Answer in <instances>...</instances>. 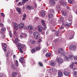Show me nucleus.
<instances>
[{"label":"nucleus","mask_w":77,"mask_h":77,"mask_svg":"<svg viewBox=\"0 0 77 77\" xmlns=\"http://www.w3.org/2000/svg\"><path fill=\"white\" fill-rule=\"evenodd\" d=\"M59 41V40L58 39H56L54 41V42H56L57 41Z\"/></svg>","instance_id":"4d7b16f0"},{"label":"nucleus","mask_w":77,"mask_h":77,"mask_svg":"<svg viewBox=\"0 0 77 77\" xmlns=\"http://www.w3.org/2000/svg\"><path fill=\"white\" fill-rule=\"evenodd\" d=\"M15 43L17 45V47L18 45V44H21L20 43L18 42V39L17 38H16L15 39Z\"/></svg>","instance_id":"b1692460"},{"label":"nucleus","mask_w":77,"mask_h":77,"mask_svg":"<svg viewBox=\"0 0 77 77\" xmlns=\"http://www.w3.org/2000/svg\"><path fill=\"white\" fill-rule=\"evenodd\" d=\"M63 72L64 75L66 76H68V75L70 74V72H69L66 71H64Z\"/></svg>","instance_id":"a211bd4d"},{"label":"nucleus","mask_w":77,"mask_h":77,"mask_svg":"<svg viewBox=\"0 0 77 77\" xmlns=\"http://www.w3.org/2000/svg\"><path fill=\"white\" fill-rule=\"evenodd\" d=\"M59 22L62 24L63 26L66 27H69L71 26V24L69 23H66L65 22H64L63 20H62V18L60 19L59 20Z\"/></svg>","instance_id":"f03ea898"},{"label":"nucleus","mask_w":77,"mask_h":77,"mask_svg":"<svg viewBox=\"0 0 77 77\" xmlns=\"http://www.w3.org/2000/svg\"><path fill=\"white\" fill-rule=\"evenodd\" d=\"M41 15L43 17L45 16V11H43L41 12Z\"/></svg>","instance_id":"aec40b11"},{"label":"nucleus","mask_w":77,"mask_h":77,"mask_svg":"<svg viewBox=\"0 0 77 77\" xmlns=\"http://www.w3.org/2000/svg\"><path fill=\"white\" fill-rule=\"evenodd\" d=\"M58 75L60 76H63V73L61 72H58Z\"/></svg>","instance_id":"58836bf2"},{"label":"nucleus","mask_w":77,"mask_h":77,"mask_svg":"<svg viewBox=\"0 0 77 77\" xmlns=\"http://www.w3.org/2000/svg\"><path fill=\"white\" fill-rule=\"evenodd\" d=\"M67 9H68V10H69V7H67Z\"/></svg>","instance_id":"338daca9"},{"label":"nucleus","mask_w":77,"mask_h":77,"mask_svg":"<svg viewBox=\"0 0 77 77\" xmlns=\"http://www.w3.org/2000/svg\"><path fill=\"white\" fill-rule=\"evenodd\" d=\"M18 45V49L19 51H20V52L21 53H23V47H26V45H23L19 44L17 45Z\"/></svg>","instance_id":"7ed1b4c3"},{"label":"nucleus","mask_w":77,"mask_h":77,"mask_svg":"<svg viewBox=\"0 0 77 77\" xmlns=\"http://www.w3.org/2000/svg\"><path fill=\"white\" fill-rule=\"evenodd\" d=\"M61 14H62V15H63V16H66V15H67V13L65 11H62Z\"/></svg>","instance_id":"393cba45"},{"label":"nucleus","mask_w":77,"mask_h":77,"mask_svg":"<svg viewBox=\"0 0 77 77\" xmlns=\"http://www.w3.org/2000/svg\"><path fill=\"white\" fill-rule=\"evenodd\" d=\"M12 68L14 69H15V65H13L11 66Z\"/></svg>","instance_id":"a18cd8bd"},{"label":"nucleus","mask_w":77,"mask_h":77,"mask_svg":"<svg viewBox=\"0 0 77 77\" xmlns=\"http://www.w3.org/2000/svg\"><path fill=\"white\" fill-rule=\"evenodd\" d=\"M75 49H76V47L74 45H71L69 47V50L71 51H75Z\"/></svg>","instance_id":"423d86ee"},{"label":"nucleus","mask_w":77,"mask_h":77,"mask_svg":"<svg viewBox=\"0 0 77 77\" xmlns=\"http://www.w3.org/2000/svg\"><path fill=\"white\" fill-rule=\"evenodd\" d=\"M73 77H77V71H75L73 75Z\"/></svg>","instance_id":"c756f323"},{"label":"nucleus","mask_w":77,"mask_h":77,"mask_svg":"<svg viewBox=\"0 0 77 77\" xmlns=\"http://www.w3.org/2000/svg\"><path fill=\"white\" fill-rule=\"evenodd\" d=\"M37 29L38 32H41L43 30V27L42 26L40 25H38L37 26Z\"/></svg>","instance_id":"9d476101"},{"label":"nucleus","mask_w":77,"mask_h":77,"mask_svg":"<svg viewBox=\"0 0 77 77\" xmlns=\"http://www.w3.org/2000/svg\"><path fill=\"white\" fill-rule=\"evenodd\" d=\"M1 15L2 16V17H5V15L3 13H1Z\"/></svg>","instance_id":"13d9d810"},{"label":"nucleus","mask_w":77,"mask_h":77,"mask_svg":"<svg viewBox=\"0 0 77 77\" xmlns=\"http://www.w3.org/2000/svg\"><path fill=\"white\" fill-rule=\"evenodd\" d=\"M31 52L32 53H35V49H33L31 50Z\"/></svg>","instance_id":"c03bdc74"},{"label":"nucleus","mask_w":77,"mask_h":77,"mask_svg":"<svg viewBox=\"0 0 77 77\" xmlns=\"http://www.w3.org/2000/svg\"><path fill=\"white\" fill-rule=\"evenodd\" d=\"M64 59L65 61H68L69 60V58L66 56L65 57Z\"/></svg>","instance_id":"e433bc0d"},{"label":"nucleus","mask_w":77,"mask_h":77,"mask_svg":"<svg viewBox=\"0 0 77 77\" xmlns=\"http://www.w3.org/2000/svg\"><path fill=\"white\" fill-rule=\"evenodd\" d=\"M41 41H42V39L41 38L38 40L39 42H41Z\"/></svg>","instance_id":"680f3d73"},{"label":"nucleus","mask_w":77,"mask_h":77,"mask_svg":"<svg viewBox=\"0 0 77 77\" xmlns=\"http://www.w3.org/2000/svg\"><path fill=\"white\" fill-rule=\"evenodd\" d=\"M12 26H13L15 30H17L18 28L21 29L24 27V24L21 23L18 25V24L14 22L12 23Z\"/></svg>","instance_id":"f257e3e1"},{"label":"nucleus","mask_w":77,"mask_h":77,"mask_svg":"<svg viewBox=\"0 0 77 77\" xmlns=\"http://www.w3.org/2000/svg\"><path fill=\"white\" fill-rule=\"evenodd\" d=\"M34 38L35 39H37L39 38V33L37 32H34L33 33Z\"/></svg>","instance_id":"39448f33"},{"label":"nucleus","mask_w":77,"mask_h":77,"mask_svg":"<svg viewBox=\"0 0 77 77\" xmlns=\"http://www.w3.org/2000/svg\"><path fill=\"white\" fill-rule=\"evenodd\" d=\"M6 57H8L10 54V51L9 50L7 51V50H5L4 51Z\"/></svg>","instance_id":"ddd939ff"},{"label":"nucleus","mask_w":77,"mask_h":77,"mask_svg":"<svg viewBox=\"0 0 77 77\" xmlns=\"http://www.w3.org/2000/svg\"><path fill=\"white\" fill-rule=\"evenodd\" d=\"M15 65H17V66H18L19 65V64H18V62L17 60H16L15 61Z\"/></svg>","instance_id":"37998d69"},{"label":"nucleus","mask_w":77,"mask_h":77,"mask_svg":"<svg viewBox=\"0 0 77 77\" xmlns=\"http://www.w3.org/2000/svg\"><path fill=\"white\" fill-rule=\"evenodd\" d=\"M9 35H10V37L11 38H12V34L11 32H9Z\"/></svg>","instance_id":"ea45409f"},{"label":"nucleus","mask_w":77,"mask_h":77,"mask_svg":"<svg viewBox=\"0 0 77 77\" xmlns=\"http://www.w3.org/2000/svg\"><path fill=\"white\" fill-rule=\"evenodd\" d=\"M75 35V32L72 31L69 34V40H71L74 38V35Z\"/></svg>","instance_id":"0eeeda50"},{"label":"nucleus","mask_w":77,"mask_h":77,"mask_svg":"<svg viewBox=\"0 0 77 77\" xmlns=\"http://www.w3.org/2000/svg\"><path fill=\"white\" fill-rule=\"evenodd\" d=\"M26 29H29V30H32L33 29V26L31 25H29L26 26Z\"/></svg>","instance_id":"6ab92c4d"},{"label":"nucleus","mask_w":77,"mask_h":77,"mask_svg":"<svg viewBox=\"0 0 77 77\" xmlns=\"http://www.w3.org/2000/svg\"><path fill=\"white\" fill-rule=\"evenodd\" d=\"M2 47L4 51L6 50L7 47V45L6 43L3 44L2 45Z\"/></svg>","instance_id":"4468645a"},{"label":"nucleus","mask_w":77,"mask_h":77,"mask_svg":"<svg viewBox=\"0 0 77 77\" xmlns=\"http://www.w3.org/2000/svg\"><path fill=\"white\" fill-rule=\"evenodd\" d=\"M26 8L28 9H29V10L34 9V7L32 6L29 5H27L26 6Z\"/></svg>","instance_id":"f8f14e48"},{"label":"nucleus","mask_w":77,"mask_h":77,"mask_svg":"<svg viewBox=\"0 0 77 77\" xmlns=\"http://www.w3.org/2000/svg\"><path fill=\"white\" fill-rule=\"evenodd\" d=\"M41 23L42 24V25L44 26L45 27V21L43 20H41Z\"/></svg>","instance_id":"4be33fe9"},{"label":"nucleus","mask_w":77,"mask_h":77,"mask_svg":"<svg viewBox=\"0 0 77 77\" xmlns=\"http://www.w3.org/2000/svg\"><path fill=\"white\" fill-rule=\"evenodd\" d=\"M73 57H74V55H70L69 56V59H72V58H73Z\"/></svg>","instance_id":"4c0bfd02"},{"label":"nucleus","mask_w":77,"mask_h":77,"mask_svg":"<svg viewBox=\"0 0 77 77\" xmlns=\"http://www.w3.org/2000/svg\"><path fill=\"white\" fill-rule=\"evenodd\" d=\"M6 30V28H2L0 31V33L1 34H3L5 32V31Z\"/></svg>","instance_id":"412c9836"},{"label":"nucleus","mask_w":77,"mask_h":77,"mask_svg":"<svg viewBox=\"0 0 77 77\" xmlns=\"http://www.w3.org/2000/svg\"><path fill=\"white\" fill-rule=\"evenodd\" d=\"M49 3L51 4V5H52V6L55 5L56 4V2H54V1L53 0L50 1Z\"/></svg>","instance_id":"f3484780"},{"label":"nucleus","mask_w":77,"mask_h":77,"mask_svg":"<svg viewBox=\"0 0 77 77\" xmlns=\"http://www.w3.org/2000/svg\"><path fill=\"white\" fill-rule=\"evenodd\" d=\"M56 64V63H55V62L54 61H51V66H55V64Z\"/></svg>","instance_id":"cd10ccee"},{"label":"nucleus","mask_w":77,"mask_h":77,"mask_svg":"<svg viewBox=\"0 0 77 77\" xmlns=\"http://www.w3.org/2000/svg\"><path fill=\"white\" fill-rule=\"evenodd\" d=\"M56 9L58 11H59L61 9V7L59 4L57 5L56 6Z\"/></svg>","instance_id":"dca6fc26"},{"label":"nucleus","mask_w":77,"mask_h":77,"mask_svg":"<svg viewBox=\"0 0 77 77\" xmlns=\"http://www.w3.org/2000/svg\"><path fill=\"white\" fill-rule=\"evenodd\" d=\"M14 35H16V34H17V32H16V31H15L14 32Z\"/></svg>","instance_id":"69168bd1"},{"label":"nucleus","mask_w":77,"mask_h":77,"mask_svg":"<svg viewBox=\"0 0 77 77\" xmlns=\"http://www.w3.org/2000/svg\"><path fill=\"white\" fill-rule=\"evenodd\" d=\"M1 36H2V38H4L5 36V34H2Z\"/></svg>","instance_id":"8fccbe9b"},{"label":"nucleus","mask_w":77,"mask_h":77,"mask_svg":"<svg viewBox=\"0 0 77 77\" xmlns=\"http://www.w3.org/2000/svg\"><path fill=\"white\" fill-rule=\"evenodd\" d=\"M23 18H26V14H23Z\"/></svg>","instance_id":"864d4df0"},{"label":"nucleus","mask_w":77,"mask_h":77,"mask_svg":"<svg viewBox=\"0 0 77 77\" xmlns=\"http://www.w3.org/2000/svg\"><path fill=\"white\" fill-rule=\"evenodd\" d=\"M17 75V73L15 72H13L12 74V77H15L16 75Z\"/></svg>","instance_id":"bb28decb"},{"label":"nucleus","mask_w":77,"mask_h":77,"mask_svg":"<svg viewBox=\"0 0 77 77\" xmlns=\"http://www.w3.org/2000/svg\"><path fill=\"white\" fill-rule=\"evenodd\" d=\"M53 14H50L49 13V14L48 15V17H49V18H53Z\"/></svg>","instance_id":"c85d7f7f"},{"label":"nucleus","mask_w":77,"mask_h":77,"mask_svg":"<svg viewBox=\"0 0 77 77\" xmlns=\"http://www.w3.org/2000/svg\"><path fill=\"white\" fill-rule=\"evenodd\" d=\"M75 28H77V24L75 26Z\"/></svg>","instance_id":"774afa93"},{"label":"nucleus","mask_w":77,"mask_h":77,"mask_svg":"<svg viewBox=\"0 0 77 77\" xmlns=\"http://www.w3.org/2000/svg\"><path fill=\"white\" fill-rule=\"evenodd\" d=\"M48 12L49 14H54V11L52 9L49 10Z\"/></svg>","instance_id":"7c9ffc66"},{"label":"nucleus","mask_w":77,"mask_h":77,"mask_svg":"<svg viewBox=\"0 0 77 77\" xmlns=\"http://www.w3.org/2000/svg\"><path fill=\"white\" fill-rule=\"evenodd\" d=\"M58 52L59 54H61L63 56L65 55V53H64V52H63V49L62 48L58 49Z\"/></svg>","instance_id":"6e6552de"},{"label":"nucleus","mask_w":77,"mask_h":77,"mask_svg":"<svg viewBox=\"0 0 77 77\" xmlns=\"http://www.w3.org/2000/svg\"><path fill=\"white\" fill-rule=\"evenodd\" d=\"M57 61L58 63H63V59L60 57H58L57 59Z\"/></svg>","instance_id":"1a4fd4ad"},{"label":"nucleus","mask_w":77,"mask_h":77,"mask_svg":"<svg viewBox=\"0 0 77 77\" xmlns=\"http://www.w3.org/2000/svg\"><path fill=\"white\" fill-rule=\"evenodd\" d=\"M16 57H15V55H13V59L14 60H15V59H16Z\"/></svg>","instance_id":"6e6d98bb"},{"label":"nucleus","mask_w":77,"mask_h":77,"mask_svg":"<svg viewBox=\"0 0 77 77\" xmlns=\"http://www.w3.org/2000/svg\"><path fill=\"white\" fill-rule=\"evenodd\" d=\"M68 20L69 21V22H71L72 21V16H71L70 17H69L68 19Z\"/></svg>","instance_id":"2f4dec72"},{"label":"nucleus","mask_w":77,"mask_h":77,"mask_svg":"<svg viewBox=\"0 0 77 77\" xmlns=\"http://www.w3.org/2000/svg\"><path fill=\"white\" fill-rule=\"evenodd\" d=\"M58 32H57V33H55V34L57 36H59V34H58Z\"/></svg>","instance_id":"052dcab7"},{"label":"nucleus","mask_w":77,"mask_h":77,"mask_svg":"<svg viewBox=\"0 0 77 77\" xmlns=\"http://www.w3.org/2000/svg\"><path fill=\"white\" fill-rule=\"evenodd\" d=\"M29 0H23L22 2H23V3H26V2H28Z\"/></svg>","instance_id":"603ef678"},{"label":"nucleus","mask_w":77,"mask_h":77,"mask_svg":"<svg viewBox=\"0 0 77 77\" xmlns=\"http://www.w3.org/2000/svg\"><path fill=\"white\" fill-rule=\"evenodd\" d=\"M68 3L70 4H73L74 3V1L73 0H69Z\"/></svg>","instance_id":"72a5a7b5"},{"label":"nucleus","mask_w":77,"mask_h":77,"mask_svg":"<svg viewBox=\"0 0 77 77\" xmlns=\"http://www.w3.org/2000/svg\"><path fill=\"white\" fill-rule=\"evenodd\" d=\"M23 60H24L23 57H21L19 59V61L21 63H23Z\"/></svg>","instance_id":"473e14b6"},{"label":"nucleus","mask_w":77,"mask_h":77,"mask_svg":"<svg viewBox=\"0 0 77 77\" xmlns=\"http://www.w3.org/2000/svg\"><path fill=\"white\" fill-rule=\"evenodd\" d=\"M51 56V53L50 52H48L46 54V57H50Z\"/></svg>","instance_id":"a878e982"},{"label":"nucleus","mask_w":77,"mask_h":77,"mask_svg":"<svg viewBox=\"0 0 77 77\" xmlns=\"http://www.w3.org/2000/svg\"><path fill=\"white\" fill-rule=\"evenodd\" d=\"M35 49L37 50H40V47H39V46H37L35 48Z\"/></svg>","instance_id":"49530a36"},{"label":"nucleus","mask_w":77,"mask_h":77,"mask_svg":"<svg viewBox=\"0 0 77 77\" xmlns=\"http://www.w3.org/2000/svg\"><path fill=\"white\" fill-rule=\"evenodd\" d=\"M53 50L54 51V52H55V53H56V48H54L53 49Z\"/></svg>","instance_id":"5fc2aeb1"},{"label":"nucleus","mask_w":77,"mask_h":77,"mask_svg":"<svg viewBox=\"0 0 77 77\" xmlns=\"http://www.w3.org/2000/svg\"><path fill=\"white\" fill-rule=\"evenodd\" d=\"M39 64L40 65V66H43V64H42V63L41 62H39Z\"/></svg>","instance_id":"de8ad7c7"},{"label":"nucleus","mask_w":77,"mask_h":77,"mask_svg":"<svg viewBox=\"0 0 77 77\" xmlns=\"http://www.w3.org/2000/svg\"><path fill=\"white\" fill-rule=\"evenodd\" d=\"M42 51L44 52V53H45V52H46V50H45V49H43L42 50Z\"/></svg>","instance_id":"bf43d9fd"},{"label":"nucleus","mask_w":77,"mask_h":77,"mask_svg":"<svg viewBox=\"0 0 77 77\" xmlns=\"http://www.w3.org/2000/svg\"><path fill=\"white\" fill-rule=\"evenodd\" d=\"M74 59L75 60H77V56H74Z\"/></svg>","instance_id":"09e8293b"},{"label":"nucleus","mask_w":77,"mask_h":77,"mask_svg":"<svg viewBox=\"0 0 77 77\" xmlns=\"http://www.w3.org/2000/svg\"><path fill=\"white\" fill-rule=\"evenodd\" d=\"M74 64L73 63L71 64L70 66V67L71 68H73Z\"/></svg>","instance_id":"79ce46f5"},{"label":"nucleus","mask_w":77,"mask_h":77,"mask_svg":"<svg viewBox=\"0 0 77 77\" xmlns=\"http://www.w3.org/2000/svg\"><path fill=\"white\" fill-rule=\"evenodd\" d=\"M16 11L19 13V14H21L22 13V9L20 8H17Z\"/></svg>","instance_id":"2eb2a0df"},{"label":"nucleus","mask_w":77,"mask_h":77,"mask_svg":"<svg viewBox=\"0 0 77 77\" xmlns=\"http://www.w3.org/2000/svg\"><path fill=\"white\" fill-rule=\"evenodd\" d=\"M61 29H64V27H63V26H62L60 27Z\"/></svg>","instance_id":"0e129e2a"},{"label":"nucleus","mask_w":77,"mask_h":77,"mask_svg":"<svg viewBox=\"0 0 77 77\" xmlns=\"http://www.w3.org/2000/svg\"><path fill=\"white\" fill-rule=\"evenodd\" d=\"M35 42H35V41L32 40L30 41V43H31V44H35Z\"/></svg>","instance_id":"a19ab883"},{"label":"nucleus","mask_w":77,"mask_h":77,"mask_svg":"<svg viewBox=\"0 0 77 77\" xmlns=\"http://www.w3.org/2000/svg\"><path fill=\"white\" fill-rule=\"evenodd\" d=\"M20 37L22 38H26L27 37V35L26 33L24 34V33H22V34L20 35Z\"/></svg>","instance_id":"9b49d317"},{"label":"nucleus","mask_w":77,"mask_h":77,"mask_svg":"<svg viewBox=\"0 0 77 77\" xmlns=\"http://www.w3.org/2000/svg\"><path fill=\"white\" fill-rule=\"evenodd\" d=\"M73 70H76L77 69V68H73Z\"/></svg>","instance_id":"e2e57ef3"},{"label":"nucleus","mask_w":77,"mask_h":77,"mask_svg":"<svg viewBox=\"0 0 77 77\" xmlns=\"http://www.w3.org/2000/svg\"><path fill=\"white\" fill-rule=\"evenodd\" d=\"M23 3L24 2H20L18 3V5H20V6H22V5H23Z\"/></svg>","instance_id":"c9c22d12"},{"label":"nucleus","mask_w":77,"mask_h":77,"mask_svg":"<svg viewBox=\"0 0 77 77\" xmlns=\"http://www.w3.org/2000/svg\"><path fill=\"white\" fill-rule=\"evenodd\" d=\"M61 4L64 7H65L66 6V5H67V3L66 2L63 1L61 3Z\"/></svg>","instance_id":"5701e85b"},{"label":"nucleus","mask_w":77,"mask_h":77,"mask_svg":"<svg viewBox=\"0 0 77 77\" xmlns=\"http://www.w3.org/2000/svg\"><path fill=\"white\" fill-rule=\"evenodd\" d=\"M0 76L1 77H6V75L4 73H1Z\"/></svg>","instance_id":"f704fd0d"},{"label":"nucleus","mask_w":77,"mask_h":77,"mask_svg":"<svg viewBox=\"0 0 77 77\" xmlns=\"http://www.w3.org/2000/svg\"><path fill=\"white\" fill-rule=\"evenodd\" d=\"M56 71V69L54 68H51L50 70H49L48 72L47 71L46 73H47L48 75H49L50 76H51V74L54 73Z\"/></svg>","instance_id":"20e7f679"},{"label":"nucleus","mask_w":77,"mask_h":77,"mask_svg":"<svg viewBox=\"0 0 77 77\" xmlns=\"http://www.w3.org/2000/svg\"><path fill=\"white\" fill-rule=\"evenodd\" d=\"M3 24L2 23H0V27H3Z\"/></svg>","instance_id":"3c124183"}]
</instances>
